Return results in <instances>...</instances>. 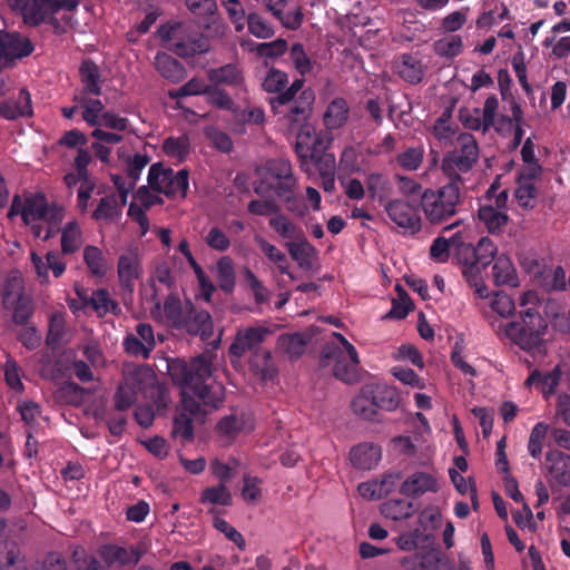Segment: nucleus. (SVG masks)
<instances>
[{"mask_svg": "<svg viewBox=\"0 0 570 570\" xmlns=\"http://www.w3.org/2000/svg\"><path fill=\"white\" fill-rule=\"evenodd\" d=\"M12 332L22 346L29 351H35L41 345V334L32 323L12 327Z\"/></svg>", "mask_w": 570, "mask_h": 570, "instance_id": "5fc2aeb1", "label": "nucleus"}, {"mask_svg": "<svg viewBox=\"0 0 570 570\" xmlns=\"http://www.w3.org/2000/svg\"><path fill=\"white\" fill-rule=\"evenodd\" d=\"M147 381H153L149 368H136L125 383L120 384L115 394V406L119 411H126L134 405L137 400L138 391L147 385Z\"/></svg>", "mask_w": 570, "mask_h": 570, "instance_id": "f8f14e48", "label": "nucleus"}, {"mask_svg": "<svg viewBox=\"0 0 570 570\" xmlns=\"http://www.w3.org/2000/svg\"><path fill=\"white\" fill-rule=\"evenodd\" d=\"M353 412L362 419L375 420L377 410L371 393H367V385L362 389V392L356 395L352 401Z\"/></svg>", "mask_w": 570, "mask_h": 570, "instance_id": "603ef678", "label": "nucleus"}, {"mask_svg": "<svg viewBox=\"0 0 570 570\" xmlns=\"http://www.w3.org/2000/svg\"><path fill=\"white\" fill-rule=\"evenodd\" d=\"M478 216L492 235L501 234L509 222V216L493 205L480 206Z\"/></svg>", "mask_w": 570, "mask_h": 570, "instance_id": "c9c22d12", "label": "nucleus"}, {"mask_svg": "<svg viewBox=\"0 0 570 570\" xmlns=\"http://www.w3.org/2000/svg\"><path fill=\"white\" fill-rule=\"evenodd\" d=\"M163 150L168 157L181 163L190 151V140L187 135L167 137L163 142Z\"/></svg>", "mask_w": 570, "mask_h": 570, "instance_id": "8fccbe9b", "label": "nucleus"}, {"mask_svg": "<svg viewBox=\"0 0 570 570\" xmlns=\"http://www.w3.org/2000/svg\"><path fill=\"white\" fill-rule=\"evenodd\" d=\"M271 334V331L264 326H250L238 330L233 343L229 346V356L239 360L247 352L254 355L256 352L262 351V343Z\"/></svg>", "mask_w": 570, "mask_h": 570, "instance_id": "9b49d317", "label": "nucleus"}, {"mask_svg": "<svg viewBox=\"0 0 570 570\" xmlns=\"http://www.w3.org/2000/svg\"><path fill=\"white\" fill-rule=\"evenodd\" d=\"M439 488L438 480L433 474L416 471L402 482L400 493L407 498L417 499L426 492H438Z\"/></svg>", "mask_w": 570, "mask_h": 570, "instance_id": "f3484780", "label": "nucleus"}, {"mask_svg": "<svg viewBox=\"0 0 570 570\" xmlns=\"http://www.w3.org/2000/svg\"><path fill=\"white\" fill-rule=\"evenodd\" d=\"M332 336L335 341L327 342L322 347L320 366L333 365V375L337 380L353 384L358 380L357 351L341 333L334 332Z\"/></svg>", "mask_w": 570, "mask_h": 570, "instance_id": "7ed1b4c3", "label": "nucleus"}, {"mask_svg": "<svg viewBox=\"0 0 570 570\" xmlns=\"http://www.w3.org/2000/svg\"><path fill=\"white\" fill-rule=\"evenodd\" d=\"M199 502L204 505H212V508L208 509V512L217 514L218 511L214 507L232 505L233 497L228 488L225 484L219 483L217 485L205 488L200 493Z\"/></svg>", "mask_w": 570, "mask_h": 570, "instance_id": "2f4dec72", "label": "nucleus"}, {"mask_svg": "<svg viewBox=\"0 0 570 570\" xmlns=\"http://www.w3.org/2000/svg\"><path fill=\"white\" fill-rule=\"evenodd\" d=\"M188 178V170L181 169L175 174L171 169V176H169L168 181L166 183V190L164 195L169 198H176L178 196L185 198L189 188Z\"/></svg>", "mask_w": 570, "mask_h": 570, "instance_id": "864d4df0", "label": "nucleus"}, {"mask_svg": "<svg viewBox=\"0 0 570 570\" xmlns=\"http://www.w3.org/2000/svg\"><path fill=\"white\" fill-rule=\"evenodd\" d=\"M463 188L450 183L436 190L425 189L421 195V207L428 222L432 225L445 223L458 213L462 202Z\"/></svg>", "mask_w": 570, "mask_h": 570, "instance_id": "423d86ee", "label": "nucleus"}, {"mask_svg": "<svg viewBox=\"0 0 570 570\" xmlns=\"http://www.w3.org/2000/svg\"><path fill=\"white\" fill-rule=\"evenodd\" d=\"M98 553L107 567L137 564L142 557V551L138 548L127 549L112 543L102 544Z\"/></svg>", "mask_w": 570, "mask_h": 570, "instance_id": "dca6fc26", "label": "nucleus"}, {"mask_svg": "<svg viewBox=\"0 0 570 570\" xmlns=\"http://www.w3.org/2000/svg\"><path fill=\"white\" fill-rule=\"evenodd\" d=\"M479 159V145L470 132L458 136L455 146L448 151L441 164L446 183L464 188L463 174L469 173Z\"/></svg>", "mask_w": 570, "mask_h": 570, "instance_id": "20e7f679", "label": "nucleus"}, {"mask_svg": "<svg viewBox=\"0 0 570 570\" xmlns=\"http://www.w3.org/2000/svg\"><path fill=\"white\" fill-rule=\"evenodd\" d=\"M154 65L159 75L173 83H178L186 77L185 67L167 52H157Z\"/></svg>", "mask_w": 570, "mask_h": 570, "instance_id": "c85d7f7f", "label": "nucleus"}, {"mask_svg": "<svg viewBox=\"0 0 570 570\" xmlns=\"http://www.w3.org/2000/svg\"><path fill=\"white\" fill-rule=\"evenodd\" d=\"M65 218V209L57 204H50L46 210V216L40 224L31 225V233L36 238L48 240L60 232V225Z\"/></svg>", "mask_w": 570, "mask_h": 570, "instance_id": "6ab92c4d", "label": "nucleus"}, {"mask_svg": "<svg viewBox=\"0 0 570 570\" xmlns=\"http://www.w3.org/2000/svg\"><path fill=\"white\" fill-rule=\"evenodd\" d=\"M158 36L166 48L181 58H191L209 51V39L203 33H188L181 22L164 23L158 28Z\"/></svg>", "mask_w": 570, "mask_h": 570, "instance_id": "6e6552de", "label": "nucleus"}, {"mask_svg": "<svg viewBox=\"0 0 570 570\" xmlns=\"http://www.w3.org/2000/svg\"><path fill=\"white\" fill-rule=\"evenodd\" d=\"M395 71L399 77L410 83H420L425 75V67L421 59L413 53H401L394 62Z\"/></svg>", "mask_w": 570, "mask_h": 570, "instance_id": "412c9836", "label": "nucleus"}, {"mask_svg": "<svg viewBox=\"0 0 570 570\" xmlns=\"http://www.w3.org/2000/svg\"><path fill=\"white\" fill-rule=\"evenodd\" d=\"M33 51L35 46L27 36L2 30V69L13 67L17 60L29 57Z\"/></svg>", "mask_w": 570, "mask_h": 570, "instance_id": "ddd939ff", "label": "nucleus"}, {"mask_svg": "<svg viewBox=\"0 0 570 570\" xmlns=\"http://www.w3.org/2000/svg\"><path fill=\"white\" fill-rule=\"evenodd\" d=\"M268 225L282 238L287 239V242L294 240L304 233L301 227L291 222L289 218L281 212L269 218Z\"/></svg>", "mask_w": 570, "mask_h": 570, "instance_id": "de8ad7c7", "label": "nucleus"}, {"mask_svg": "<svg viewBox=\"0 0 570 570\" xmlns=\"http://www.w3.org/2000/svg\"><path fill=\"white\" fill-rule=\"evenodd\" d=\"M19 197L16 196L14 202L8 213V217H12L18 214L19 210L17 207H21L20 214L22 220L26 225L31 227L32 224H40V220L46 216V210L50 206L43 196H36L32 198H28L22 205L20 202L18 203Z\"/></svg>", "mask_w": 570, "mask_h": 570, "instance_id": "a211bd4d", "label": "nucleus"}, {"mask_svg": "<svg viewBox=\"0 0 570 570\" xmlns=\"http://www.w3.org/2000/svg\"><path fill=\"white\" fill-rule=\"evenodd\" d=\"M350 115V107L344 98L337 97L333 99L325 112H324V125L330 130H335L343 127Z\"/></svg>", "mask_w": 570, "mask_h": 570, "instance_id": "473e14b6", "label": "nucleus"}, {"mask_svg": "<svg viewBox=\"0 0 570 570\" xmlns=\"http://www.w3.org/2000/svg\"><path fill=\"white\" fill-rule=\"evenodd\" d=\"M195 419L188 417V413H176L173 422V434L180 439L183 444L190 443L194 440Z\"/></svg>", "mask_w": 570, "mask_h": 570, "instance_id": "4d7b16f0", "label": "nucleus"}, {"mask_svg": "<svg viewBox=\"0 0 570 570\" xmlns=\"http://www.w3.org/2000/svg\"><path fill=\"white\" fill-rule=\"evenodd\" d=\"M325 149L324 137L316 132L313 125H305L296 130L294 151L303 171L309 173L313 165L330 158V155H324Z\"/></svg>", "mask_w": 570, "mask_h": 570, "instance_id": "1a4fd4ad", "label": "nucleus"}, {"mask_svg": "<svg viewBox=\"0 0 570 570\" xmlns=\"http://www.w3.org/2000/svg\"><path fill=\"white\" fill-rule=\"evenodd\" d=\"M549 425L544 422H538L531 430L528 450L532 458L539 459L542 453V444L548 433Z\"/></svg>", "mask_w": 570, "mask_h": 570, "instance_id": "774afa93", "label": "nucleus"}, {"mask_svg": "<svg viewBox=\"0 0 570 570\" xmlns=\"http://www.w3.org/2000/svg\"><path fill=\"white\" fill-rule=\"evenodd\" d=\"M547 326V321L539 311L529 307L520 312V321H513L505 325L504 333L521 350L529 353H541Z\"/></svg>", "mask_w": 570, "mask_h": 570, "instance_id": "39448f33", "label": "nucleus"}, {"mask_svg": "<svg viewBox=\"0 0 570 570\" xmlns=\"http://www.w3.org/2000/svg\"><path fill=\"white\" fill-rule=\"evenodd\" d=\"M549 475L560 485H570V455L561 451H549L546 455Z\"/></svg>", "mask_w": 570, "mask_h": 570, "instance_id": "bb28decb", "label": "nucleus"}, {"mask_svg": "<svg viewBox=\"0 0 570 570\" xmlns=\"http://www.w3.org/2000/svg\"><path fill=\"white\" fill-rule=\"evenodd\" d=\"M168 374L175 384L193 392L205 405L217 409L224 401V387L220 384L208 383L213 376V355L202 353L190 362L176 358L168 362ZM177 413H188L196 422H204L206 412L200 403L186 391L181 393L180 407Z\"/></svg>", "mask_w": 570, "mask_h": 570, "instance_id": "f257e3e1", "label": "nucleus"}, {"mask_svg": "<svg viewBox=\"0 0 570 570\" xmlns=\"http://www.w3.org/2000/svg\"><path fill=\"white\" fill-rule=\"evenodd\" d=\"M397 298L392 299L391 309L383 316V320H404L409 313L414 308V303L401 286L396 285Z\"/></svg>", "mask_w": 570, "mask_h": 570, "instance_id": "c03bdc74", "label": "nucleus"}, {"mask_svg": "<svg viewBox=\"0 0 570 570\" xmlns=\"http://www.w3.org/2000/svg\"><path fill=\"white\" fill-rule=\"evenodd\" d=\"M385 517L392 520H402L413 515V504L406 500H390L383 504L382 509Z\"/></svg>", "mask_w": 570, "mask_h": 570, "instance_id": "e2e57ef3", "label": "nucleus"}, {"mask_svg": "<svg viewBox=\"0 0 570 570\" xmlns=\"http://www.w3.org/2000/svg\"><path fill=\"white\" fill-rule=\"evenodd\" d=\"M288 76L285 71H282L276 68H271L262 82V87L266 92L276 94L277 96L279 95V92L286 90Z\"/></svg>", "mask_w": 570, "mask_h": 570, "instance_id": "052dcab7", "label": "nucleus"}, {"mask_svg": "<svg viewBox=\"0 0 570 570\" xmlns=\"http://www.w3.org/2000/svg\"><path fill=\"white\" fill-rule=\"evenodd\" d=\"M463 252L469 254V257H465L464 262L479 263L482 267H487L494 259L498 253V246L491 238L484 236L479 239L476 246L463 240V245L460 246L458 259H462Z\"/></svg>", "mask_w": 570, "mask_h": 570, "instance_id": "aec40b11", "label": "nucleus"}, {"mask_svg": "<svg viewBox=\"0 0 570 570\" xmlns=\"http://www.w3.org/2000/svg\"><path fill=\"white\" fill-rule=\"evenodd\" d=\"M208 78L215 85L232 87H237L244 81L243 72L235 63H227L219 68L210 69L208 71Z\"/></svg>", "mask_w": 570, "mask_h": 570, "instance_id": "58836bf2", "label": "nucleus"}, {"mask_svg": "<svg viewBox=\"0 0 570 570\" xmlns=\"http://www.w3.org/2000/svg\"><path fill=\"white\" fill-rule=\"evenodd\" d=\"M479 263L464 262L462 275L471 287L475 288L476 294L484 298L488 296V287L484 284Z\"/></svg>", "mask_w": 570, "mask_h": 570, "instance_id": "13d9d810", "label": "nucleus"}, {"mask_svg": "<svg viewBox=\"0 0 570 570\" xmlns=\"http://www.w3.org/2000/svg\"><path fill=\"white\" fill-rule=\"evenodd\" d=\"M367 393L372 394L376 410L392 412L401 403L399 391L387 384L367 385Z\"/></svg>", "mask_w": 570, "mask_h": 570, "instance_id": "cd10ccee", "label": "nucleus"}, {"mask_svg": "<svg viewBox=\"0 0 570 570\" xmlns=\"http://www.w3.org/2000/svg\"><path fill=\"white\" fill-rule=\"evenodd\" d=\"M73 102H77L82 109V119L91 127H97L101 122V115L105 111L104 104L96 98H88L83 94L73 96Z\"/></svg>", "mask_w": 570, "mask_h": 570, "instance_id": "e433bc0d", "label": "nucleus"}, {"mask_svg": "<svg viewBox=\"0 0 570 570\" xmlns=\"http://www.w3.org/2000/svg\"><path fill=\"white\" fill-rule=\"evenodd\" d=\"M492 276L494 284L498 286L509 285L515 287L519 285L517 271L511 259L504 254L495 258L492 267Z\"/></svg>", "mask_w": 570, "mask_h": 570, "instance_id": "72a5a7b5", "label": "nucleus"}, {"mask_svg": "<svg viewBox=\"0 0 570 570\" xmlns=\"http://www.w3.org/2000/svg\"><path fill=\"white\" fill-rule=\"evenodd\" d=\"M178 331H185L189 335H198L203 341H208L214 334L212 315L205 309L196 308L193 302L187 299V314Z\"/></svg>", "mask_w": 570, "mask_h": 570, "instance_id": "2eb2a0df", "label": "nucleus"}, {"mask_svg": "<svg viewBox=\"0 0 570 570\" xmlns=\"http://www.w3.org/2000/svg\"><path fill=\"white\" fill-rule=\"evenodd\" d=\"M289 256L305 271H309L313 266V259L317 255L316 248L307 240L303 233L297 238L285 243Z\"/></svg>", "mask_w": 570, "mask_h": 570, "instance_id": "a878e982", "label": "nucleus"}, {"mask_svg": "<svg viewBox=\"0 0 570 570\" xmlns=\"http://www.w3.org/2000/svg\"><path fill=\"white\" fill-rule=\"evenodd\" d=\"M305 79L304 78H297L295 79L288 88H286L285 91L279 92V95L275 97H271L268 99V104L271 106V109L273 114H281L282 107H286L289 105L294 99H296L297 94L302 92L303 86H304Z\"/></svg>", "mask_w": 570, "mask_h": 570, "instance_id": "3c124183", "label": "nucleus"}, {"mask_svg": "<svg viewBox=\"0 0 570 570\" xmlns=\"http://www.w3.org/2000/svg\"><path fill=\"white\" fill-rule=\"evenodd\" d=\"M314 102V90L306 88L289 105L282 107L281 114L275 115L282 116L288 126V130L294 132L305 125H311L308 119L312 115Z\"/></svg>", "mask_w": 570, "mask_h": 570, "instance_id": "9d476101", "label": "nucleus"}, {"mask_svg": "<svg viewBox=\"0 0 570 570\" xmlns=\"http://www.w3.org/2000/svg\"><path fill=\"white\" fill-rule=\"evenodd\" d=\"M79 76L83 86L80 94L85 96H99L101 94V73L95 61L91 59L82 60L79 67Z\"/></svg>", "mask_w": 570, "mask_h": 570, "instance_id": "c756f323", "label": "nucleus"}, {"mask_svg": "<svg viewBox=\"0 0 570 570\" xmlns=\"http://www.w3.org/2000/svg\"><path fill=\"white\" fill-rule=\"evenodd\" d=\"M522 269L534 278L538 283L541 282L543 275L547 274L548 263L544 258L538 257L535 254H525L520 258Z\"/></svg>", "mask_w": 570, "mask_h": 570, "instance_id": "bf43d9fd", "label": "nucleus"}, {"mask_svg": "<svg viewBox=\"0 0 570 570\" xmlns=\"http://www.w3.org/2000/svg\"><path fill=\"white\" fill-rule=\"evenodd\" d=\"M11 10L22 19V22L37 28L48 24L53 35L63 36L68 29L77 24L73 17L81 0H7Z\"/></svg>", "mask_w": 570, "mask_h": 570, "instance_id": "f03ea898", "label": "nucleus"}, {"mask_svg": "<svg viewBox=\"0 0 570 570\" xmlns=\"http://www.w3.org/2000/svg\"><path fill=\"white\" fill-rule=\"evenodd\" d=\"M389 218L405 233L414 235L421 230L422 223L416 209L402 199L389 200L385 205Z\"/></svg>", "mask_w": 570, "mask_h": 570, "instance_id": "4468645a", "label": "nucleus"}, {"mask_svg": "<svg viewBox=\"0 0 570 570\" xmlns=\"http://www.w3.org/2000/svg\"><path fill=\"white\" fill-rule=\"evenodd\" d=\"M169 176L171 168H164L159 163L153 164L148 171V185L153 190L165 194Z\"/></svg>", "mask_w": 570, "mask_h": 570, "instance_id": "338daca9", "label": "nucleus"}, {"mask_svg": "<svg viewBox=\"0 0 570 570\" xmlns=\"http://www.w3.org/2000/svg\"><path fill=\"white\" fill-rule=\"evenodd\" d=\"M382 458V449L374 443H360L352 448L350 461L358 470L374 469Z\"/></svg>", "mask_w": 570, "mask_h": 570, "instance_id": "b1692460", "label": "nucleus"}, {"mask_svg": "<svg viewBox=\"0 0 570 570\" xmlns=\"http://www.w3.org/2000/svg\"><path fill=\"white\" fill-rule=\"evenodd\" d=\"M366 188L373 199L385 200L392 193V183L386 175L370 173L366 176Z\"/></svg>", "mask_w": 570, "mask_h": 570, "instance_id": "37998d69", "label": "nucleus"}, {"mask_svg": "<svg viewBox=\"0 0 570 570\" xmlns=\"http://www.w3.org/2000/svg\"><path fill=\"white\" fill-rule=\"evenodd\" d=\"M83 262L89 273L98 278L107 275L109 265L102 250L94 245H87L83 249Z\"/></svg>", "mask_w": 570, "mask_h": 570, "instance_id": "ea45409f", "label": "nucleus"}, {"mask_svg": "<svg viewBox=\"0 0 570 570\" xmlns=\"http://www.w3.org/2000/svg\"><path fill=\"white\" fill-rule=\"evenodd\" d=\"M247 26L248 31L256 38L267 39L275 33L273 26L257 12L248 14Z\"/></svg>", "mask_w": 570, "mask_h": 570, "instance_id": "69168bd1", "label": "nucleus"}, {"mask_svg": "<svg viewBox=\"0 0 570 570\" xmlns=\"http://www.w3.org/2000/svg\"><path fill=\"white\" fill-rule=\"evenodd\" d=\"M233 115V129L237 134H245V125H263L265 122V112L261 107L242 108L235 106L232 111Z\"/></svg>", "mask_w": 570, "mask_h": 570, "instance_id": "7c9ffc66", "label": "nucleus"}, {"mask_svg": "<svg viewBox=\"0 0 570 570\" xmlns=\"http://www.w3.org/2000/svg\"><path fill=\"white\" fill-rule=\"evenodd\" d=\"M546 291H563L567 289L566 272L561 266L551 268L548 266L547 274L543 275L539 283Z\"/></svg>", "mask_w": 570, "mask_h": 570, "instance_id": "0e129e2a", "label": "nucleus"}, {"mask_svg": "<svg viewBox=\"0 0 570 570\" xmlns=\"http://www.w3.org/2000/svg\"><path fill=\"white\" fill-rule=\"evenodd\" d=\"M216 273L219 288L225 293H233L236 285V275L233 259L229 256H223L218 259Z\"/></svg>", "mask_w": 570, "mask_h": 570, "instance_id": "a18cd8bd", "label": "nucleus"}, {"mask_svg": "<svg viewBox=\"0 0 570 570\" xmlns=\"http://www.w3.org/2000/svg\"><path fill=\"white\" fill-rule=\"evenodd\" d=\"M423 158V147H409L396 156V163L404 170L415 171L421 167Z\"/></svg>", "mask_w": 570, "mask_h": 570, "instance_id": "680f3d73", "label": "nucleus"}, {"mask_svg": "<svg viewBox=\"0 0 570 570\" xmlns=\"http://www.w3.org/2000/svg\"><path fill=\"white\" fill-rule=\"evenodd\" d=\"M249 366L254 374L262 381H272L277 375V368L272 358V354L266 350H262L252 355Z\"/></svg>", "mask_w": 570, "mask_h": 570, "instance_id": "4c0bfd02", "label": "nucleus"}, {"mask_svg": "<svg viewBox=\"0 0 570 570\" xmlns=\"http://www.w3.org/2000/svg\"><path fill=\"white\" fill-rule=\"evenodd\" d=\"M32 112L31 96L24 88L2 101V118L14 120L20 117H29Z\"/></svg>", "mask_w": 570, "mask_h": 570, "instance_id": "4be33fe9", "label": "nucleus"}, {"mask_svg": "<svg viewBox=\"0 0 570 570\" xmlns=\"http://www.w3.org/2000/svg\"><path fill=\"white\" fill-rule=\"evenodd\" d=\"M164 314L167 324L178 330L187 314V301L183 304L177 294L170 293L164 302Z\"/></svg>", "mask_w": 570, "mask_h": 570, "instance_id": "a19ab883", "label": "nucleus"}, {"mask_svg": "<svg viewBox=\"0 0 570 570\" xmlns=\"http://www.w3.org/2000/svg\"><path fill=\"white\" fill-rule=\"evenodd\" d=\"M61 233V253L70 255L79 250L82 245V233L76 220L68 222Z\"/></svg>", "mask_w": 570, "mask_h": 570, "instance_id": "79ce46f5", "label": "nucleus"}, {"mask_svg": "<svg viewBox=\"0 0 570 570\" xmlns=\"http://www.w3.org/2000/svg\"><path fill=\"white\" fill-rule=\"evenodd\" d=\"M88 306L99 316H104L109 312L117 315L120 312L118 303L110 298L109 292L105 288L92 292Z\"/></svg>", "mask_w": 570, "mask_h": 570, "instance_id": "09e8293b", "label": "nucleus"}, {"mask_svg": "<svg viewBox=\"0 0 570 570\" xmlns=\"http://www.w3.org/2000/svg\"><path fill=\"white\" fill-rule=\"evenodd\" d=\"M259 180L254 186L257 195L273 191L276 196H286L295 190L297 178L289 160L272 158L257 168Z\"/></svg>", "mask_w": 570, "mask_h": 570, "instance_id": "0eeeda50", "label": "nucleus"}, {"mask_svg": "<svg viewBox=\"0 0 570 570\" xmlns=\"http://www.w3.org/2000/svg\"><path fill=\"white\" fill-rule=\"evenodd\" d=\"M14 307L12 313L13 327L30 324L35 313V306L32 299L27 295H19L13 301Z\"/></svg>", "mask_w": 570, "mask_h": 570, "instance_id": "6e6d98bb", "label": "nucleus"}, {"mask_svg": "<svg viewBox=\"0 0 570 570\" xmlns=\"http://www.w3.org/2000/svg\"><path fill=\"white\" fill-rule=\"evenodd\" d=\"M254 429L253 415L248 412L233 413L222 417L217 423V430L229 440L235 439L242 432Z\"/></svg>", "mask_w": 570, "mask_h": 570, "instance_id": "393cba45", "label": "nucleus"}, {"mask_svg": "<svg viewBox=\"0 0 570 570\" xmlns=\"http://www.w3.org/2000/svg\"><path fill=\"white\" fill-rule=\"evenodd\" d=\"M461 245H463V238L460 232L453 234L449 239L439 236L432 242L430 257L436 263H446L450 257V248L455 247L458 255Z\"/></svg>", "mask_w": 570, "mask_h": 570, "instance_id": "f704fd0d", "label": "nucleus"}, {"mask_svg": "<svg viewBox=\"0 0 570 570\" xmlns=\"http://www.w3.org/2000/svg\"><path fill=\"white\" fill-rule=\"evenodd\" d=\"M118 278L122 289L132 293L135 281L140 277V264L136 253L121 254L118 258Z\"/></svg>", "mask_w": 570, "mask_h": 570, "instance_id": "5701e85b", "label": "nucleus"}, {"mask_svg": "<svg viewBox=\"0 0 570 570\" xmlns=\"http://www.w3.org/2000/svg\"><path fill=\"white\" fill-rule=\"evenodd\" d=\"M65 335L66 318L63 313H52L49 317L48 333L46 336L47 346L51 350L61 347Z\"/></svg>", "mask_w": 570, "mask_h": 570, "instance_id": "49530a36", "label": "nucleus"}]
</instances>
